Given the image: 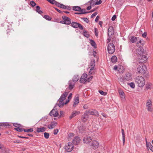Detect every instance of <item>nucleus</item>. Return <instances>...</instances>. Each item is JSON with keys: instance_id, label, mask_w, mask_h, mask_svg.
Listing matches in <instances>:
<instances>
[{"instance_id": "obj_1", "label": "nucleus", "mask_w": 153, "mask_h": 153, "mask_svg": "<svg viewBox=\"0 0 153 153\" xmlns=\"http://www.w3.org/2000/svg\"><path fill=\"white\" fill-rule=\"evenodd\" d=\"M135 82L140 87H143L145 84V79L142 76L137 77L135 79Z\"/></svg>"}, {"instance_id": "obj_2", "label": "nucleus", "mask_w": 153, "mask_h": 153, "mask_svg": "<svg viewBox=\"0 0 153 153\" xmlns=\"http://www.w3.org/2000/svg\"><path fill=\"white\" fill-rule=\"evenodd\" d=\"M146 70V68L145 65L144 64H141L137 68V72L140 75H143L145 73Z\"/></svg>"}, {"instance_id": "obj_3", "label": "nucleus", "mask_w": 153, "mask_h": 153, "mask_svg": "<svg viewBox=\"0 0 153 153\" xmlns=\"http://www.w3.org/2000/svg\"><path fill=\"white\" fill-rule=\"evenodd\" d=\"M147 58L145 55L139 56L137 60V62L139 63H145L146 62Z\"/></svg>"}, {"instance_id": "obj_4", "label": "nucleus", "mask_w": 153, "mask_h": 153, "mask_svg": "<svg viewBox=\"0 0 153 153\" xmlns=\"http://www.w3.org/2000/svg\"><path fill=\"white\" fill-rule=\"evenodd\" d=\"M107 50L108 53L110 54L113 53L115 50V47L113 44L110 43L107 47Z\"/></svg>"}, {"instance_id": "obj_5", "label": "nucleus", "mask_w": 153, "mask_h": 153, "mask_svg": "<svg viewBox=\"0 0 153 153\" xmlns=\"http://www.w3.org/2000/svg\"><path fill=\"white\" fill-rule=\"evenodd\" d=\"M73 149V145L71 143H68L65 145V149L67 152H71Z\"/></svg>"}, {"instance_id": "obj_6", "label": "nucleus", "mask_w": 153, "mask_h": 153, "mask_svg": "<svg viewBox=\"0 0 153 153\" xmlns=\"http://www.w3.org/2000/svg\"><path fill=\"white\" fill-rule=\"evenodd\" d=\"M62 18L63 20L60 22L61 23L68 25L71 24V19L68 17L65 16H63Z\"/></svg>"}, {"instance_id": "obj_7", "label": "nucleus", "mask_w": 153, "mask_h": 153, "mask_svg": "<svg viewBox=\"0 0 153 153\" xmlns=\"http://www.w3.org/2000/svg\"><path fill=\"white\" fill-rule=\"evenodd\" d=\"M99 143L95 140H93L89 146L93 149H96L99 147Z\"/></svg>"}, {"instance_id": "obj_8", "label": "nucleus", "mask_w": 153, "mask_h": 153, "mask_svg": "<svg viewBox=\"0 0 153 153\" xmlns=\"http://www.w3.org/2000/svg\"><path fill=\"white\" fill-rule=\"evenodd\" d=\"M86 112H87L88 114H89L90 115H95L98 117L99 114L98 112L95 109H91L89 110H86Z\"/></svg>"}, {"instance_id": "obj_9", "label": "nucleus", "mask_w": 153, "mask_h": 153, "mask_svg": "<svg viewBox=\"0 0 153 153\" xmlns=\"http://www.w3.org/2000/svg\"><path fill=\"white\" fill-rule=\"evenodd\" d=\"M146 106L148 111H152V101L150 100H147L146 103Z\"/></svg>"}, {"instance_id": "obj_10", "label": "nucleus", "mask_w": 153, "mask_h": 153, "mask_svg": "<svg viewBox=\"0 0 153 153\" xmlns=\"http://www.w3.org/2000/svg\"><path fill=\"white\" fill-rule=\"evenodd\" d=\"M71 26L74 28L79 27L80 30H83V27L80 24L76 22H73L71 23Z\"/></svg>"}, {"instance_id": "obj_11", "label": "nucleus", "mask_w": 153, "mask_h": 153, "mask_svg": "<svg viewBox=\"0 0 153 153\" xmlns=\"http://www.w3.org/2000/svg\"><path fill=\"white\" fill-rule=\"evenodd\" d=\"M91 137L88 136H86L84 137L83 139V142L86 144H88L89 145L91 142L92 140Z\"/></svg>"}, {"instance_id": "obj_12", "label": "nucleus", "mask_w": 153, "mask_h": 153, "mask_svg": "<svg viewBox=\"0 0 153 153\" xmlns=\"http://www.w3.org/2000/svg\"><path fill=\"white\" fill-rule=\"evenodd\" d=\"M88 113L87 112L85 111L81 117L82 121L84 123L88 119L89 116Z\"/></svg>"}, {"instance_id": "obj_13", "label": "nucleus", "mask_w": 153, "mask_h": 153, "mask_svg": "<svg viewBox=\"0 0 153 153\" xmlns=\"http://www.w3.org/2000/svg\"><path fill=\"white\" fill-rule=\"evenodd\" d=\"M132 79V75L130 73H127L123 79L124 82L126 81H130Z\"/></svg>"}, {"instance_id": "obj_14", "label": "nucleus", "mask_w": 153, "mask_h": 153, "mask_svg": "<svg viewBox=\"0 0 153 153\" xmlns=\"http://www.w3.org/2000/svg\"><path fill=\"white\" fill-rule=\"evenodd\" d=\"M69 92L70 91H68V89H66L64 93L61 95L59 99V100L63 101L66 97Z\"/></svg>"}, {"instance_id": "obj_15", "label": "nucleus", "mask_w": 153, "mask_h": 153, "mask_svg": "<svg viewBox=\"0 0 153 153\" xmlns=\"http://www.w3.org/2000/svg\"><path fill=\"white\" fill-rule=\"evenodd\" d=\"M87 76L88 75L87 74H83L80 78V82L81 83H84L87 81Z\"/></svg>"}, {"instance_id": "obj_16", "label": "nucleus", "mask_w": 153, "mask_h": 153, "mask_svg": "<svg viewBox=\"0 0 153 153\" xmlns=\"http://www.w3.org/2000/svg\"><path fill=\"white\" fill-rule=\"evenodd\" d=\"M114 33V31L113 27L112 26L109 27L108 29V33L109 38H111L112 35H113Z\"/></svg>"}, {"instance_id": "obj_17", "label": "nucleus", "mask_w": 153, "mask_h": 153, "mask_svg": "<svg viewBox=\"0 0 153 153\" xmlns=\"http://www.w3.org/2000/svg\"><path fill=\"white\" fill-rule=\"evenodd\" d=\"M58 113L56 109H53L50 112L49 115L50 116H52L54 117H57L58 115Z\"/></svg>"}, {"instance_id": "obj_18", "label": "nucleus", "mask_w": 153, "mask_h": 153, "mask_svg": "<svg viewBox=\"0 0 153 153\" xmlns=\"http://www.w3.org/2000/svg\"><path fill=\"white\" fill-rule=\"evenodd\" d=\"M74 85L75 83L70 80L69 81L68 87L66 89H68V91H70L74 88Z\"/></svg>"}, {"instance_id": "obj_19", "label": "nucleus", "mask_w": 153, "mask_h": 153, "mask_svg": "<svg viewBox=\"0 0 153 153\" xmlns=\"http://www.w3.org/2000/svg\"><path fill=\"white\" fill-rule=\"evenodd\" d=\"M80 141V139L78 137H76L73 139V144L77 145L79 144Z\"/></svg>"}, {"instance_id": "obj_20", "label": "nucleus", "mask_w": 153, "mask_h": 153, "mask_svg": "<svg viewBox=\"0 0 153 153\" xmlns=\"http://www.w3.org/2000/svg\"><path fill=\"white\" fill-rule=\"evenodd\" d=\"M80 113V112L79 111H74L72 112L71 115L69 117V118L71 119L75 116L79 115Z\"/></svg>"}, {"instance_id": "obj_21", "label": "nucleus", "mask_w": 153, "mask_h": 153, "mask_svg": "<svg viewBox=\"0 0 153 153\" xmlns=\"http://www.w3.org/2000/svg\"><path fill=\"white\" fill-rule=\"evenodd\" d=\"M128 39L131 42L134 43L137 41V38L134 36H131L128 37Z\"/></svg>"}, {"instance_id": "obj_22", "label": "nucleus", "mask_w": 153, "mask_h": 153, "mask_svg": "<svg viewBox=\"0 0 153 153\" xmlns=\"http://www.w3.org/2000/svg\"><path fill=\"white\" fill-rule=\"evenodd\" d=\"M91 69L89 74H92L91 71L93 69L95 65V61L94 60H91Z\"/></svg>"}, {"instance_id": "obj_23", "label": "nucleus", "mask_w": 153, "mask_h": 153, "mask_svg": "<svg viewBox=\"0 0 153 153\" xmlns=\"http://www.w3.org/2000/svg\"><path fill=\"white\" fill-rule=\"evenodd\" d=\"M46 128L44 127L40 128L37 127V132L38 133H39L40 132H44L46 131Z\"/></svg>"}, {"instance_id": "obj_24", "label": "nucleus", "mask_w": 153, "mask_h": 153, "mask_svg": "<svg viewBox=\"0 0 153 153\" xmlns=\"http://www.w3.org/2000/svg\"><path fill=\"white\" fill-rule=\"evenodd\" d=\"M57 124L56 122L52 123L51 124L49 125L48 126V128L49 129H52L54 128V126L56 125Z\"/></svg>"}, {"instance_id": "obj_25", "label": "nucleus", "mask_w": 153, "mask_h": 153, "mask_svg": "<svg viewBox=\"0 0 153 153\" xmlns=\"http://www.w3.org/2000/svg\"><path fill=\"white\" fill-rule=\"evenodd\" d=\"M74 106L76 107L79 102V99L78 97H76L74 99Z\"/></svg>"}, {"instance_id": "obj_26", "label": "nucleus", "mask_w": 153, "mask_h": 153, "mask_svg": "<svg viewBox=\"0 0 153 153\" xmlns=\"http://www.w3.org/2000/svg\"><path fill=\"white\" fill-rule=\"evenodd\" d=\"M122 139L123 145H124L125 142V135L124 130L123 129H122Z\"/></svg>"}, {"instance_id": "obj_27", "label": "nucleus", "mask_w": 153, "mask_h": 153, "mask_svg": "<svg viewBox=\"0 0 153 153\" xmlns=\"http://www.w3.org/2000/svg\"><path fill=\"white\" fill-rule=\"evenodd\" d=\"M79 77L78 75H75L73 78V81L75 83L78 80Z\"/></svg>"}, {"instance_id": "obj_28", "label": "nucleus", "mask_w": 153, "mask_h": 153, "mask_svg": "<svg viewBox=\"0 0 153 153\" xmlns=\"http://www.w3.org/2000/svg\"><path fill=\"white\" fill-rule=\"evenodd\" d=\"M111 61L113 63H115L117 61V58L115 56H113L111 58Z\"/></svg>"}, {"instance_id": "obj_29", "label": "nucleus", "mask_w": 153, "mask_h": 153, "mask_svg": "<svg viewBox=\"0 0 153 153\" xmlns=\"http://www.w3.org/2000/svg\"><path fill=\"white\" fill-rule=\"evenodd\" d=\"M85 128L84 126H81L79 128V130L81 133H83L85 130Z\"/></svg>"}, {"instance_id": "obj_30", "label": "nucleus", "mask_w": 153, "mask_h": 153, "mask_svg": "<svg viewBox=\"0 0 153 153\" xmlns=\"http://www.w3.org/2000/svg\"><path fill=\"white\" fill-rule=\"evenodd\" d=\"M56 6L58 7H59L61 8L65 9L66 6L62 4H60L58 2Z\"/></svg>"}, {"instance_id": "obj_31", "label": "nucleus", "mask_w": 153, "mask_h": 153, "mask_svg": "<svg viewBox=\"0 0 153 153\" xmlns=\"http://www.w3.org/2000/svg\"><path fill=\"white\" fill-rule=\"evenodd\" d=\"M50 3H51L52 4H55L56 5L58 2L56 1L55 0H47Z\"/></svg>"}, {"instance_id": "obj_32", "label": "nucleus", "mask_w": 153, "mask_h": 153, "mask_svg": "<svg viewBox=\"0 0 153 153\" xmlns=\"http://www.w3.org/2000/svg\"><path fill=\"white\" fill-rule=\"evenodd\" d=\"M59 102L58 104V105L59 107H62L65 104V103L63 101H61V100H59Z\"/></svg>"}, {"instance_id": "obj_33", "label": "nucleus", "mask_w": 153, "mask_h": 153, "mask_svg": "<svg viewBox=\"0 0 153 153\" xmlns=\"http://www.w3.org/2000/svg\"><path fill=\"white\" fill-rule=\"evenodd\" d=\"M90 43L91 45L94 48H96V45L95 42L91 39L90 40Z\"/></svg>"}, {"instance_id": "obj_34", "label": "nucleus", "mask_w": 153, "mask_h": 153, "mask_svg": "<svg viewBox=\"0 0 153 153\" xmlns=\"http://www.w3.org/2000/svg\"><path fill=\"white\" fill-rule=\"evenodd\" d=\"M36 11L37 12L40 14H41L42 13V11L40 10V8L39 6H36Z\"/></svg>"}, {"instance_id": "obj_35", "label": "nucleus", "mask_w": 153, "mask_h": 153, "mask_svg": "<svg viewBox=\"0 0 153 153\" xmlns=\"http://www.w3.org/2000/svg\"><path fill=\"white\" fill-rule=\"evenodd\" d=\"M79 12L81 13V14H84L85 13H89L90 12H86L85 10V9L81 8V10L79 11Z\"/></svg>"}, {"instance_id": "obj_36", "label": "nucleus", "mask_w": 153, "mask_h": 153, "mask_svg": "<svg viewBox=\"0 0 153 153\" xmlns=\"http://www.w3.org/2000/svg\"><path fill=\"white\" fill-rule=\"evenodd\" d=\"M127 84L132 88H134L135 87V84L133 82L128 83Z\"/></svg>"}, {"instance_id": "obj_37", "label": "nucleus", "mask_w": 153, "mask_h": 153, "mask_svg": "<svg viewBox=\"0 0 153 153\" xmlns=\"http://www.w3.org/2000/svg\"><path fill=\"white\" fill-rule=\"evenodd\" d=\"M137 54L140 56V55H143V50H141L140 48L138 49L137 50Z\"/></svg>"}, {"instance_id": "obj_38", "label": "nucleus", "mask_w": 153, "mask_h": 153, "mask_svg": "<svg viewBox=\"0 0 153 153\" xmlns=\"http://www.w3.org/2000/svg\"><path fill=\"white\" fill-rule=\"evenodd\" d=\"M33 128H30L29 129L27 128L24 129V131L25 132H30L33 131Z\"/></svg>"}, {"instance_id": "obj_39", "label": "nucleus", "mask_w": 153, "mask_h": 153, "mask_svg": "<svg viewBox=\"0 0 153 153\" xmlns=\"http://www.w3.org/2000/svg\"><path fill=\"white\" fill-rule=\"evenodd\" d=\"M73 10L75 11H79L81 10V8L78 6H74L73 7Z\"/></svg>"}, {"instance_id": "obj_40", "label": "nucleus", "mask_w": 153, "mask_h": 153, "mask_svg": "<svg viewBox=\"0 0 153 153\" xmlns=\"http://www.w3.org/2000/svg\"><path fill=\"white\" fill-rule=\"evenodd\" d=\"M83 35L84 36L87 38H88L89 37V34L87 33V31L85 30H83Z\"/></svg>"}, {"instance_id": "obj_41", "label": "nucleus", "mask_w": 153, "mask_h": 153, "mask_svg": "<svg viewBox=\"0 0 153 153\" xmlns=\"http://www.w3.org/2000/svg\"><path fill=\"white\" fill-rule=\"evenodd\" d=\"M97 1L98 0H92L90 3V4L91 5H96Z\"/></svg>"}, {"instance_id": "obj_42", "label": "nucleus", "mask_w": 153, "mask_h": 153, "mask_svg": "<svg viewBox=\"0 0 153 153\" xmlns=\"http://www.w3.org/2000/svg\"><path fill=\"white\" fill-rule=\"evenodd\" d=\"M24 128H20V127L16 128H14V129L17 131L22 132L24 131Z\"/></svg>"}, {"instance_id": "obj_43", "label": "nucleus", "mask_w": 153, "mask_h": 153, "mask_svg": "<svg viewBox=\"0 0 153 153\" xmlns=\"http://www.w3.org/2000/svg\"><path fill=\"white\" fill-rule=\"evenodd\" d=\"M119 93L120 95V97L122 98H123L124 97V93L123 91L122 90L119 91Z\"/></svg>"}, {"instance_id": "obj_44", "label": "nucleus", "mask_w": 153, "mask_h": 153, "mask_svg": "<svg viewBox=\"0 0 153 153\" xmlns=\"http://www.w3.org/2000/svg\"><path fill=\"white\" fill-rule=\"evenodd\" d=\"M8 125L9 124L7 123H0V126H8Z\"/></svg>"}, {"instance_id": "obj_45", "label": "nucleus", "mask_w": 153, "mask_h": 153, "mask_svg": "<svg viewBox=\"0 0 153 153\" xmlns=\"http://www.w3.org/2000/svg\"><path fill=\"white\" fill-rule=\"evenodd\" d=\"M45 137L46 139H48L49 137V134L48 133L45 132L44 133Z\"/></svg>"}, {"instance_id": "obj_46", "label": "nucleus", "mask_w": 153, "mask_h": 153, "mask_svg": "<svg viewBox=\"0 0 153 153\" xmlns=\"http://www.w3.org/2000/svg\"><path fill=\"white\" fill-rule=\"evenodd\" d=\"M44 18L48 20H50L51 19V17L47 15H45Z\"/></svg>"}, {"instance_id": "obj_47", "label": "nucleus", "mask_w": 153, "mask_h": 153, "mask_svg": "<svg viewBox=\"0 0 153 153\" xmlns=\"http://www.w3.org/2000/svg\"><path fill=\"white\" fill-rule=\"evenodd\" d=\"M30 4L32 6V7L35 6L36 5V4L34 1H32L30 2Z\"/></svg>"}, {"instance_id": "obj_48", "label": "nucleus", "mask_w": 153, "mask_h": 153, "mask_svg": "<svg viewBox=\"0 0 153 153\" xmlns=\"http://www.w3.org/2000/svg\"><path fill=\"white\" fill-rule=\"evenodd\" d=\"M99 91V92L102 95L105 96V95H106L107 94L106 92H104L100 90V91Z\"/></svg>"}, {"instance_id": "obj_49", "label": "nucleus", "mask_w": 153, "mask_h": 153, "mask_svg": "<svg viewBox=\"0 0 153 153\" xmlns=\"http://www.w3.org/2000/svg\"><path fill=\"white\" fill-rule=\"evenodd\" d=\"M13 125L16 128L20 127L21 126L20 124H18L17 123H14Z\"/></svg>"}, {"instance_id": "obj_50", "label": "nucleus", "mask_w": 153, "mask_h": 153, "mask_svg": "<svg viewBox=\"0 0 153 153\" xmlns=\"http://www.w3.org/2000/svg\"><path fill=\"white\" fill-rule=\"evenodd\" d=\"M151 84H149L146 85V88L147 90L150 89V88H151Z\"/></svg>"}, {"instance_id": "obj_51", "label": "nucleus", "mask_w": 153, "mask_h": 153, "mask_svg": "<svg viewBox=\"0 0 153 153\" xmlns=\"http://www.w3.org/2000/svg\"><path fill=\"white\" fill-rule=\"evenodd\" d=\"M149 148L151 151L153 152V146L150 143H149Z\"/></svg>"}, {"instance_id": "obj_52", "label": "nucleus", "mask_w": 153, "mask_h": 153, "mask_svg": "<svg viewBox=\"0 0 153 153\" xmlns=\"http://www.w3.org/2000/svg\"><path fill=\"white\" fill-rule=\"evenodd\" d=\"M58 132V130L57 129H56L54 130L53 133L55 135L57 134Z\"/></svg>"}, {"instance_id": "obj_53", "label": "nucleus", "mask_w": 153, "mask_h": 153, "mask_svg": "<svg viewBox=\"0 0 153 153\" xmlns=\"http://www.w3.org/2000/svg\"><path fill=\"white\" fill-rule=\"evenodd\" d=\"M97 14V12H95L91 16V18H92L95 16Z\"/></svg>"}, {"instance_id": "obj_54", "label": "nucleus", "mask_w": 153, "mask_h": 153, "mask_svg": "<svg viewBox=\"0 0 153 153\" xmlns=\"http://www.w3.org/2000/svg\"><path fill=\"white\" fill-rule=\"evenodd\" d=\"M64 112L63 111H60V115L59 116V117H62V116H63V114H64Z\"/></svg>"}, {"instance_id": "obj_55", "label": "nucleus", "mask_w": 153, "mask_h": 153, "mask_svg": "<svg viewBox=\"0 0 153 153\" xmlns=\"http://www.w3.org/2000/svg\"><path fill=\"white\" fill-rule=\"evenodd\" d=\"M82 19H83L84 21H85V22H86L87 23H88V22L89 20L87 18H83Z\"/></svg>"}, {"instance_id": "obj_56", "label": "nucleus", "mask_w": 153, "mask_h": 153, "mask_svg": "<svg viewBox=\"0 0 153 153\" xmlns=\"http://www.w3.org/2000/svg\"><path fill=\"white\" fill-rule=\"evenodd\" d=\"M147 36V33L144 32L142 34V36L144 38H146Z\"/></svg>"}, {"instance_id": "obj_57", "label": "nucleus", "mask_w": 153, "mask_h": 153, "mask_svg": "<svg viewBox=\"0 0 153 153\" xmlns=\"http://www.w3.org/2000/svg\"><path fill=\"white\" fill-rule=\"evenodd\" d=\"M74 136V134L73 133H70L68 134V139H70V138L71 137H72Z\"/></svg>"}, {"instance_id": "obj_58", "label": "nucleus", "mask_w": 153, "mask_h": 153, "mask_svg": "<svg viewBox=\"0 0 153 153\" xmlns=\"http://www.w3.org/2000/svg\"><path fill=\"white\" fill-rule=\"evenodd\" d=\"M93 77L92 76H91L89 78H88V79L87 78V81L88 82H89L92 79Z\"/></svg>"}, {"instance_id": "obj_59", "label": "nucleus", "mask_w": 153, "mask_h": 153, "mask_svg": "<svg viewBox=\"0 0 153 153\" xmlns=\"http://www.w3.org/2000/svg\"><path fill=\"white\" fill-rule=\"evenodd\" d=\"M72 94L71 93L70 94L69 96L68 97V100H70L72 98Z\"/></svg>"}, {"instance_id": "obj_60", "label": "nucleus", "mask_w": 153, "mask_h": 153, "mask_svg": "<svg viewBox=\"0 0 153 153\" xmlns=\"http://www.w3.org/2000/svg\"><path fill=\"white\" fill-rule=\"evenodd\" d=\"M65 9H67V10H71V7H70V6H66V7H65Z\"/></svg>"}, {"instance_id": "obj_61", "label": "nucleus", "mask_w": 153, "mask_h": 153, "mask_svg": "<svg viewBox=\"0 0 153 153\" xmlns=\"http://www.w3.org/2000/svg\"><path fill=\"white\" fill-rule=\"evenodd\" d=\"M116 18V16L115 15H114L111 18L112 20L113 21L115 20Z\"/></svg>"}, {"instance_id": "obj_62", "label": "nucleus", "mask_w": 153, "mask_h": 153, "mask_svg": "<svg viewBox=\"0 0 153 153\" xmlns=\"http://www.w3.org/2000/svg\"><path fill=\"white\" fill-rule=\"evenodd\" d=\"M99 18H100V16H97L96 18L95 19V21L96 22H97L98 21V20L99 19Z\"/></svg>"}, {"instance_id": "obj_63", "label": "nucleus", "mask_w": 153, "mask_h": 153, "mask_svg": "<svg viewBox=\"0 0 153 153\" xmlns=\"http://www.w3.org/2000/svg\"><path fill=\"white\" fill-rule=\"evenodd\" d=\"M102 3V1L100 0L98 1H97V3H96V5H99L100 4Z\"/></svg>"}, {"instance_id": "obj_64", "label": "nucleus", "mask_w": 153, "mask_h": 153, "mask_svg": "<svg viewBox=\"0 0 153 153\" xmlns=\"http://www.w3.org/2000/svg\"><path fill=\"white\" fill-rule=\"evenodd\" d=\"M13 143H21L20 141L19 140H16L13 141Z\"/></svg>"}]
</instances>
